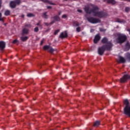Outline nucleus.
Instances as JSON below:
<instances>
[{
  "instance_id": "nucleus-1",
  "label": "nucleus",
  "mask_w": 130,
  "mask_h": 130,
  "mask_svg": "<svg viewBox=\"0 0 130 130\" xmlns=\"http://www.w3.org/2000/svg\"><path fill=\"white\" fill-rule=\"evenodd\" d=\"M91 9H90V6L88 5L85 6L84 11L86 14H93L94 17H98V18H103L107 16V13L103 11H99V8L97 6L94 5H91Z\"/></svg>"
},
{
  "instance_id": "nucleus-2",
  "label": "nucleus",
  "mask_w": 130,
  "mask_h": 130,
  "mask_svg": "<svg viewBox=\"0 0 130 130\" xmlns=\"http://www.w3.org/2000/svg\"><path fill=\"white\" fill-rule=\"evenodd\" d=\"M127 39V37H126V35L123 34H119L116 38V42L118 44H122V43H124L126 41Z\"/></svg>"
},
{
  "instance_id": "nucleus-3",
  "label": "nucleus",
  "mask_w": 130,
  "mask_h": 130,
  "mask_svg": "<svg viewBox=\"0 0 130 130\" xmlns=\"http://www.w3.org/2000/svg\"><path fill=\"white\" fill-rule=\"evenodd\" d=\"M124 104L125 105L124 108V114L128 115L130 117V104L128 100L126 99L124 100Z\"/></svg>"
},
{
  "instance_id": "nucleus-4",
  "label": "nucleus",
  "mask_w": 130,
  "mask_h": 130,
  "mask_svg": "<svg viewBox=\"0 0 130 130\" xmlns=\"http://www.w3.org/2000/svg\"><path fill=\"white\" fill-rule=\"evenodd\" d=\"M105 50H107V51H110V50H111V49H110V45H103L101 47L99 48V54L100 55H103V53H104Z\"/></svg>"
},
{
  "instance_id": "nucleus-5",
  "label": "nucleus",
  "mask_w": 130,
  "mask_h": 130,
  "mask_svg": "<svg viewBox=\"0 0 130 130\" xmlns=\"http://www.w3.org/2000/svg\"><path fill=\"white\" fill-rule=\"evenodd\" d=\"M102 43L103 44H105L104 45H110V49H111L112 48V47L113 46V44L111 42V41H109L108 39L106 37L103 38L101 40Z\"/></svg>"
},
{
  "instance_id": "nucleus-6",
  "label": "nucleus",
  "mask_w": 130,
  "mask_h": 130,
  "mask_svg": "<svg viewBox=\"0 0 130 130\" xmlns=\"http://www.w3.org/2000/svg\"><path fill=\"white\" fill-rule=\"evenodd\" d=\"M88 22L91 24H97V23H100L101 20L99 18H95L93 17H89L87 18Z\"/></svg>"
},
{
  "instance_id": "nucleus-7",
  "label": "nucleus",
  "mask_w": 130,
  "mask_h": 130,
  "mask_svg": "<svg viewBox=\"0 0 130 130\" xmlns=\"http://www.w3.org/2000/svg\"><path fill=\"white\" fill-rule=\"evenodd\" d=\"M68 31L65 30L60 34L59 38H60L61 39H64V38H68Z\"/></svg>"
},
{
  "instance_id": "nucleus-8",
  "label": "nucleus",
  "mask_w": 130,
  "mask_h": 130,
  "mask_svg": "<svg viewBox=\"0 0 130 130\" xmlns=\"http://www.w3.org/2000/svg\"><path fill=\"white\" fill-rule=\"evenodd\" d=\"M28 33H29V29L27 28L26 27H23L21 35L24 36V35H27Z\"/></svg>"
},
{
  "instance_id": "nucleus-9",
  "label": "nucleus",
  "mask_w": 130,
  "mask_h": 130,
  "mask_svg": "<svg viewBox=\"0 0 130 130\" xmlns=\"http://www.w3.org/2000/svg\"><path fill=\"white\" fill-rule=\"evenodd\" d=\"M6 48V42L1 41H0V49L3 51Z\"/></svg>"
},
{
  "instance_id": "nucleus-10",
  "label": "nucleus",
  "mask_w": 130,
  "mask_h": 130,
  "mask_svg": "<svg viewBox=\"0 0 130 130\" xmlns=\"http://www.w3.org/2000/svg\"><path fill=\"white\" fill-rule=\"evenodd\" d=\"M101 38V37H100V36H99V35H96L95 36L94 39L93 40L94 43H95V44H96V43H98V41H99V40H100Z\"/></svg>"
},
{
  "instance_id": "nucleus-11",
  "label": "nucleus",
  "mask_w": 130,
  "mask_h": 130,
  "mask_svg": "<svg viewBox=\"0 0 130 130\" xmlns=\"http://www.w3.org/2000/svg\"><path fill=\"white\" fill-rule=\"evenodd\" d=\"M116 22L120 23L121 24H125V23H126V21L124 19H121L118 18L116 19Z\"/></svg>"
},
{
  "instance_id": "nucleus-12",
  "label": "nucleus",
  "mask_w": 130,
  "mask_h": 130,
  "mask_svg": "<svg viewBox=\"0 0 130 130\" xmlns=\"http://www.w3.org/2000/svg\"><path fill=\"white\" fill-rule=\"evenodd\" d=\"M51 18L52 19H53V21H55V22L60 21V18H59V16L58 15H56L54 17H52Z\"/></svg>"
},
{
  "instance_id": "nucleus-13",
  "label": "nucleus",
  "mask_w": 130,
  "mask_h": 130,
  "mask_svg": "<svg viewBox=\"0 0 130 130\" xmlns=\"http://www.w3.org/2000/svg\"><path fill=\"white\" fill-rule=\"evenodd\" d=\"M10 6L11 9H15V8H16V7L17 6L15 1H11L10 2Z\"/></svg>"
},
{
  "instance_id": "nucleus-14",
  "label": "nucleus",
  "mask_w": 130,
  "mask_h": 130,
  "mask_svg": "<svg viewBox=\"0 0 130 130\" xmlns=\"http://www.w3.org/2000/svg\"><path fill=\"white\" fill-rule=\"evenodd\" d=\"M130 49V44L128 42H127L125 45V51H128Z\"/></svg>"
},
{
  "instance_id": "nucleus-15",
  "label": "nucleus",
  "mask_w": 130,
  "mask_h": 130,
  "mask_svg": "<svg viewBox=\"0 0 130 130\" xmlns=\"http://www.w3.org/2000/svg\"><path fill=\"white\" fill-rule=\"evenodd\" d=\"M119 61L121 63H124V62H125V61H126L125 59L124 58H123V57H122L121 56H120L119 57Z\"/></svg>"
},
{
  "instance_id": "nucleus-16",
  "label": "nucleus",
  "mask_w": 130,
  "mask_h": 130,
  "mask_svg": "<svg viewBox=\"0 0 130 130\" xmlns=\"http://www.w3.org/2000/svg\"><path fill=\"white\" fill-rule=\"evenodd\" d=\"M107 3L111 4V5H115L116 4V2L114 0H107Z\"/></svg>"
},
{
  "instance_id": "nucleus-17",
  "label": "nucleus",
  "mask_w": 130,
  "mask_h": 130,
  "mask_svg": "<svg viewBox=\"0 0 130 130\" xmlns=\"http://www.w3.org/2000/svg\"><path fill=\"white\" fill-rule=\"evenodd\" d=\"M42 2H43V3H47V4H49V5H52L53 6H55V4L52 3L48 0H42Z\"/></svg>"
},
{
  "instance_id": "nucleus-18",
  "label": "nucleus",
  "mask_w": 130,
  "mask_h": 130,
  "mask_svg": "<svg viewBox=\"0 0 130 130\" xmlns=\"http://www.w3.org/2000/svg\"><path fill=\"white\" fill-rule=\"evenodd\" d=\"M54 23H55V21L54 20H52V21H51L49 23H47V22H45L44 24L46 26H49V25H52L53 24H54Z\"/></svg>"
},
{
  "instance_id": "nucleus-19",
  "label": "nucleus",
  "mask_w": 130,
  "mask_h": 130,
  "mask_svg": "<svg viewBox=\"0 0 130 130\" xmlns=\"http://www.w3.org/2000/svg\"><path fill=\"white\" fill-rule=\"evenodd\" d=\"M20 39H21V41H23V42H24L27 41V40H28V37H21L20 38Z\"/></svg>"
},
{
  "instance_id": "nucleus-20",
  "label": "nucleus",
  "mask_w": 130,
  "mask_h": 130,
  "mask_svg": "<svg viewBox=\"0 0 130 130\" xmlns=\"http://www.w3.org/2000/svg\"><path fill=\"white\" fill-rule=\"evenodd\" d=\"M42 17L44 18V19H48V15H47V12H45L43 13Z\"/></svg>"
},
{
  "instance_id": "nucleus-21",
  "label": "nucleus",
  "mask_w": 130,
  "mask_h": 130,
  "mask_svg": "<svg viewBox=\"0 0 130 130\" xmlns=\"http://www.w3.org/2000/svg\"><path fill=\"white\" fill-rule=\"evenodd\" d=\"M48 51L50 52V53H53V52L54 51V49L50 46V47L49 48V50H48Z\"/></svg>"
},
{
  "instance_id": "nucleus-22",
  "label": "nucleus",
  "mask_w": 130,
  "mask_h": 130,
  "mask_svg": "<svg viewBox=\"0 0 130 130\" xmlns=\"http://www.w3.org/2000/svg\"><path fill=\"white\" fill-rule=\"evenodd\" d=\"M100 125V121H96L93 124V126H98Z\"/></svg>"
},
{
  "instance_id": "nucleus-23",
  "label": "nucleus",
  "mask_w": 130,
  "mask_h": 130,
  "mask_svg": "<svg viewBox=\"0 0 130 130\" xmlns=\"http://www.w3.org/2000/svg\"><path fill=\"white\" fill-rule=\"evenodd\" d=\"M50 47V45H45L43 47V49L44 50H48L49 49V48Z\"/></svg>"
},
{
  "instance_id": "nucleus-24",
  "label": "nucleus",
  "mask_w": 130,
  "mask_h": 130,
  "mask_svg": "<svg viewBox=\"0 0 130 130\" xmlns=\"http://www.w3.org/2000/svg\"><path fill=\"white\" fill-rule=\"evenodd\" d=\"M10 14H11L10 10H6L4 13V15L5 16H10Z\"/></svg>"
},
{
  "instance_id": "nucleus-25",
  "label": "nucleus",
  "mask_w": 130,
  "mask_h": 130,
  "mask_svg": "<svg viewBox=\"0 0 130 130\" xmlns=\"http://www.w3.org/2000/svg\"><path fill=\"white\" fill-rule=\"evenodd\" d=\"M130 11V7H126L125 8V13H129Z\"/></svg>"
},
{
  "instance_id": "nucleus-26",
  "label": "nucleus",
  "mask_w": 130,
  "mask_h": 130,
  "mask_svg": "<svg viewBox=\"0 0 130 130\" xmlns=\"http://www.w3.org/2000/svg\"><path fill=\"white\" fill-rule=\"evenodd\" d=\"M73 25L75 27H78V26H79V22H78L77 21L73 22Z\"/></svg>"
},
{
  "instance_id": "nucleus-27",
  "label": "nucleus",
  "mask_w": 130,
  "mask_h": 130,
  "mask_svg": "<svg viewBox=\"0 0 130 130\" xmlns=\"http://www.w3.org/2000/svg\"><path fill=\"white\" fill-rule=\"evenodd\" d=\"M126 57L128 60L130 61V53H127L126 54Z\"/></svg>"
},
{
  "instance_id": "nucleus-28",
  "label": "nucleus",
  "mask_w": 130,
  "mask_h": 130,
  "mask_svg": "<svg viewBox=\"0 0 130 130\" xmlns=\"http://www.w3.org/2000/svg\"><path fill=\"white\" fill-rule=\"evenodd\" d=\"M14 2L15 4L18 5V6L20 5V4H21V0H15Z\"/></svg>"
},
{
  "instance_id": "nucleus-29",
  "label": "nucleus",
  "mask_w": 130,
  "mask_h": 130,
  "mask_svg": "<svg viewBox=\"0 0 130 130\" xmlns=\"http://www.w3.org/2000/svg\"><path fill=\"white\" fill-rule=\"evenodd\" d=\"M27 17H28V18L34 17V14L32 13H28L27 15Z\"/></svg>"
},
{
  "instance_id": "nucleus-30",
  "label": "nucleus",
  "mask_w": 130,
  "mask_h": 130,
  "mask_svg": "<svg viewBox=\"0 0 130 130\" xmlns=\"http://www.w3.org/2000/svg\"><path fill=\"white\" fill-rule=\"evenodd\" d=\"M26 27H27V28H31V25L30 24H25L24 28H26Z\"/></svg>"
},
{
  "instance_id": "nucleus-31",
  "label": "nucleus",
  "mask_w": 130,
  "mask_h": 130,
  "mask_svg": "<svg viewBox=\"0 0 130 130\" xmlns=\"http://www.w3.org/2000/svg\"><path fill=\"white\" fill-rule=\"evenodd\" d=\"M60 31V30L59 29H57L56 30H55L54 32V35H57V34L59 33V32Z\"/></svg>"
},
{
  "instance_id": "nucleus-32",
  "label": "nucleus",
  "mask_w": 130,
  "mask_h": 130,
  "mask_svg": "<svg viewBox=\"0 0 130 130\" xmlns=\"http://www.w3.org/2000/svg\"><path fill=\"white\" fill-rule=\"evenodd\" d=\"M99 29H100V31L101 32H105V31H106V29H104V28H102V27H101V28H100Z\"/></svg>"
},
{
  "instance_id": "nucleus-33",
  "label": "nucleus",
  "mask_w": 130,
  "mask_h": 130,
  "mask_svg": "<svg viewBox=\"0 0 130 130\" xmlns=\"http://www.w3.org/2000/svg\"><path fill=\"white\" fill-rule=\"evenodd\" d=\"M34 31L35 32H38V31H39V28H38V27H36L35 28H34Z\"/></svg>"
},
{
  "instance_id": "nucleus-34",
  "label": "nucleus",
  "mask_w": 130,
  "mask_h": 130,
  "mask_svg": "<svg viewBox=\"0 0 130 130\" xmlns=\"http://www.w3.org/2000/svg\"><path fill=\"white\" fill-rule=\"evenodd\" d=\"M18 42H19V41H18L17 40H14L12 42V43H13V44H16V43H18Z\"/></svg>"
},
{
  "instance_id": "nucleus-35",
  "label": "nucleus",
  "mask_w": 130,
  "mask_h": 130,
  "mask_svg": "<svg viewBox=\"0 0 130 130\" xmlns=\"http://www.w3.org/2000/svg\"><path fill=\"white\" fill-rule=\"evenodd\" d=\"M76 31L77 32H81V27H78L76 28Z\"/></svg>"
},
{
  "instance_id": "nucleus-36",
  "label": "nucleus",
  "mask_w": 130,
  "mask_h": 130,
  "mask_svg": "<svg viewBox=\"0 0 130 130\" xmlns=\"http://www.w3.org/2000/svg\"><path fill=\"white\" fill-rule=\"evenodd\" d=\"M3 15L2 14V13L0 12V21H3V19L2 18Z\"/></svg>"
},
{
  "instance_id": "nucleus-37",
  "label": "nucleus",
  "mask_w": 130,
  "mask_h": 130,
  "mask_svg": "<svg viewBox=\"0 0 130 130\" xmlns=\"http://www.w3.org/2000/svg\"><path fill=\"white\" fill-rule=\"evenodd\" d=\"M67 15L64 14L62 16V19H66L67 18Z\"/></svg>"
},
{
  "instance_id": "nucleus-38",
  "label": "nucleus",
  "mask_w": 130,
  "mask_h": 130,
  "mask_svg": "<svg viewBox=\"0 0 130 130\" xmlns=\"http://www.w3.org/2000/svg\"><path fill=\"white\" fill-rule=\"evenodd\" d=\"M37 26H40V27H42V25L41 24H40V22H39V23H38L37 24Z\"/></svg>"
},
{
  "instance_id": "nucleus-39",
  "label": "nucleus",
  "mask_w": 130,
  "mask_h": 130,
  "mask_svg": "<svg viewBox=\"0 0 130 130\" xmlns=\"http://www.w3.org/2000/svg\"><path fill=\"white\" fill-rule=\"evenodd\" d=\"M77 12H78V13H82L83 12L82 10H80V9H78Z\"/></svg>"
},
{
  "instance_id": "nucleus-40",
  "label": "nucleus",
  "mask_w": 130,
  "mask_h": 130,
  "mask_svg": "<svg viewBox=\"0 0 130 130\" xmlns=\"http://www.w3.org/2000/svg\"><path fill=\"white\" fill-rule=\"evenodd\" d=\"M43 42H44V41L43 40H42L41 41V43H40V45H42L43 44Z\"/></svg>"
},
{
  "instance_id": "nucleus-41",
  "label": "nucleus",
  "mask_w": 130,
  "mask_h": 130,
  "mask_svg": "<svg viewBox=\"0 0 130 130\" xmlns=\"http://www.w3.org/2000/svg\"><path fill=\"white\" fill-rule=\"evenodd\" d=\"M1 8H2V0H0V10Z\"/></svg>"
},
{
  "instance_id": "nucleus-42",
  "label": "nucleus",
  "mask_w": 130,
  "mask_h": 130,
  "mask_svg": "<svg viewBox=\"0 0 130 130\" xmlns=\"http://www.w3.org/2000/svg\"><path fill=\"white\" fill-rule=\"evenodd\" d=\"M61 14V12H59L58 13V16H60Z\"/></svg>"
},
{
  "instance_id": "nucleus-43",
  "label": "nucleus",
  "mask_w": 130,
  "mask_h": 130,
  "mask_svg": "<svg viewBox=\"0 0 130 130\" xmlns=\"http://www.w3.org/2000/svg\"><path fill=\"white\" fill-rule=\"evenodd\" d=\"M47 9H51V6H47Z\"/></svg>"
},
{
  "instance_id": "nucleus-44",
  "label": "nucleus",
  "mask_w": 130,
  "mask_h": 130,
  "mask_svg": "<svg viewBox=\"0 0 130 130\" xmlns=\"http://www.w3.org/2000/svg\"><path fill=\"white\" fill-rule=\"evenodd\" d=\"M25 17V15H21V18H24Z\"/></svg>"
},
{
  "instance_id": "nucleus-45",
  "label": "nucleus",
  "mask_w": 130,
  "mask_h": 130,
  "mask_svg": "<svg viewBox=\"0 0 130 130\" xmlns=\"http://www.w3.org/2000/svg\"><path fill=\"white\" fill-rule=\"evenodd\" d=\"M5 60H7V59H6Z\"/></svg>"
}]
</instances>
